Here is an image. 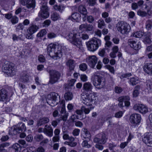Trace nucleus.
Wrapping results in <instances>:
<instances>
[{
  "mask_svg": "<svg viewBox=\"0 0 152 152\" xmlns=\"http://www.w3.org/2000/svg\"><path fill=\"white\" fill-rule=\"evenodd\" d=\"M26 6L28 9L34 8L35 6V0H25Z\"/></svg>",
  "mask_w": 152,
  "mask_h": 152,
  "instance_id": "obj_25",
  "label": "nucleus"
},
{
  "mask_svg": "<svg viewBox=\"0 0 152 152\" xmlns=\"http://www.w3.org/2000/svg\"><path fill=\"white\" fill-rule=\"evenodd\" d=\"M94 107H91L90 109H89L88 108H85L84 106H82L81 107V109L84 112L85 114H88L90 113L91 110Z\"/></svg>",
  "mask_w": 152,
  "mask_h": 152,
  "instance_id": "obj_41",
  "label": "nucleus"
},
{
  "mask_svg": "<svg viewBox=\"0 0 152 152\" xmlns=\"http://www.w3.org/2000/svg\"><path fill=\"white\" fill-rule=\"evenodd\" d=\"M143 42L145 44H150L151 42L150 35H146L143 40Z\"/></svg>",
  "mask_w": 152,
  "mask_h": 152,
  "instance_id": "obj_35",
  "label": "nucleus"
},
{
  "mask_svg": "<svg viewBox=\"0 0 152 152\" xmlns=\"http://www.w3.org/2000/svg\"><path fill=\"white\" fill-rule=\"evenodd\" d=\"M144 69L146 73L152 75V63H148L145 64L144 66Z\"/></svg>",
  "mask_w": 152,
  "mask_h": 152,
  "instance_id": "obj_20",
  "label": "nucleus"
},
{
  "mask_svg": "<svg viewBox=\"0 0 152 152\" xmlns=\"http://www.w3.org/2000/svg\"><path fill=\"white\" fill-rule=\"evenodd\" d=\"M129 97L128 96H125L120 97L118 99V100L119 101V103L118 104V106L120 107H123L124 106L123 102H124V100H129Z\"/></svg>",
  "mask_w": 152,
  "mask_h": 152,
  "instance_id": "obj_29",
  "label": "nucleus"
},
{
  "mask_svg": "<svg viewBox=\"0 0 152 152\" xmlns=\"http://www.w3.org/2000/svg\"><path fill=\"white\" fill-rule=\"evenodd\" d=\"M38 58L39 61L41 63L44 62L45 60V58L42 55H39Z\"/></svg>",
  "mask_w": 152,
  "mask_h": 152,
  "instance_id": "obj_59",
  "label": "nucleus"
},
{
  "mask_svg": "<svg viewBox=\"0 0 152 152\" xmlns=\"http://www.w3.org/2000/svg\"><path fill=\"white\" fill-rule=\"evenodd\" d=\"M66 65L69 68L70 72L73 70L75 65V61L72 59H69L66 62Z\"/></svg>",
  "mask_w": 152,
  "mask_h": 152,
  "instance_id": "obj_22",
  "label": "nucleus"
},
{
  "mask_svg": "<svg viewBox=\"0 0 152 152\" xmlns=\"http://www.w3.org/2000/svg\"><path fill=\"white\" fill-rule=\"evenodd\" d=\"M56 37V34L53 32H50L48 34V37L49 39L53 38Z\"/></svg>",
  "mask_w": 152,
  "mask_h": 152,
  "instance_id": "obj_54",
  "label": "nucleus"
},
{
  "mask_svg": "<svg viewBox=\"0 0 152 152\" xmlns=\"http://www.w3.org/2000/svg\"><path fill=\"white\" fill-rule=\"evenodd\" d=\"M137 15L143 17L146 16L147 15V13L143 11H142L140 10L138 11L137 12Z\"/></svg>",
  "mask_w": 152,
  "mask_h": 152,
  "instance_id": "obj_50",
  "label": "nucleus"
},
{
  "mask_svg": "<svg viewBox=\"0 0 152 152\" xmlns=\"http://www.w3.org/2000/svg\"><path fill=\"white\" fill-rule=\"evenodd\" d=\"M114 91L116 93L119 94L122 92L123 89L120 87L116 86L115 88Z\"/></svg>",
  "mask_w": 152,
  "mask_h": 152,
  "instance_id": "obj_51",
  "label": "nucleus"
},
{
  "mask_svg": "<svg viewBox=\"0 0 152 152\" xmlns=\"http://www.w3.org/2000/svg\"><path fill=\"white\" fill-rule=\"evenodd\" d=\"M63 133V138L64 140H68L69 138V136L68 134V132L66 130H62Z\"/></svg>",
  "mask_w": 152,
  "mask_h": 152,
  "instance_id": "obj_40",
  "label": "nucleus"
},
{
  "mask_svg": "<svg viewBox=\"0 0 152 152\" xmlns=\"http://www.w3.org/2000/svg\"><path fill=\"white\" fill-rule=\"evenodd\" d=\"M100 135L102 137V140H101V138H99L98 137H97L96 135V137L94 138V141L95 143H98L101 144H104L106 142V140L107 139L106 137V134H102V135Z\"/></svg>",
  "mask_w": 152,
  "mask_h": 152,
  "instance_id": "obj_18",
  "label": "nucleus"
},
{
  "mask_svg": "<svg viewBox=\"0 0 152 152\" xmlns=\"http://www.w3.org/2000/svg\"><path fill=\"white\" fill-rule=\"evenodd\" d=\"M134 110L137 111L142 113H145L148 111V108L142 104H136L134 106Z\"/></svg>",
  "mask_w": 152,
  "mask_h": 152,
  "instance_id": "obj_14",
  "label": "nucleus"
},
{
  "mask_svg": "<svg viewBox=\"0 0 152 152\" xmlns=\"http://www.w3.org/2000/svg\"><path fill=\"white\" fill-rule=\"evenodd\" d=\"M47 51L50 56L55 59L59 58L62 55L61 47L56 46L55 44L51 43L47 47Z\"/></svg>",
  "mask_w": 152,
  "mask_h": 152,
  "instance_id": "obj_2",
  "label": "nucleus"
},
{
  "mask_svg": "<svg viewBox=\"0 0 152 152\" xmlns=\"http://www.w3.org/2000/svg\"><path fill=\"white\" fill-rule=\"evenodd\" d=\"M51 23V21L49 20H45L43 23V26H48Z\"/></svg>",
  "mask_w": 152,
  "mask_h": 152,
  "instance_id": "obj_60",
  "label": "nucleus"
},
{
  "mask_svg": "<svg viewBox=\"0 0 152 152\" xmlns=\"http://www.w3.org/2000/svg\"><path fill=\"white\" fill-rule=\"evenodd\" d=\"M17 128L16 125L12 127L9 129V135L13 136L16 135L18 133H19Z\"/></svg>",
  "mask_w": 152,
  "mask_h": 152,
  "instance_id": "obj_27",
  "label": "nucleus"
},
{
  "mask_svg": "<svg viewBox=\"0 0 152 152\" xmlns=\"http://www.w3.org/2000/svg\"><path fill=\"white\" fill-rule=\"evenodd\" d=\"M59 101V96L57 94L52 92L48 95L47 102L51 106H55Z\"/></svg>",
  "mask_w": 152,
  "mask_h": 152,
  "instance_id": "obj_7",
  "label": "nucleus"
},
{
  "mask_svg": "<svg viewBox=\"0 0 152 152\" xmlns=\"http://www.w3.org/2000/svg\"><path fill=\"white\" fill-rule=\"evenodd\" d=\"M47 33V31L45 29L42 30L37 35L38 37H41L45 35Z\"/></svg>",
  "mask_w": 152,
  "mask_h": 152,
  "instance_id": "obj_39",
  "label": "nucleus"
},
{
  "mask_svg": "<svg viewBox=\"0 0 152 152\" xmlns=\"http://www.w3.org/2000/svg\"><path fill=\"white\" fill-rule=\"evenodd\" d=\"M82 136L85 139H89L91 137V135L89 132L86 129H84Z\"/></svg>",
  "mask_w": 152,
  "mask_h": 152,
  "instance_id": "obj_33",
  "label": "nucleus"
},
{
  "mask_svg": "<svg viewBox=\"0 0 152 152\" xmlns=\"http://www.w3.org/2000/svg\"><path fill=\"white\" fill-rule=\"evenodd\" d=\"M92 80L94 86L99 89L103 88L105 85L104 79L97 74L94 75Z\"/></svg>",
  "mask_w": 152,
  "mask_h": 152,
  "instance_id": "obj_4",
  "label": "nucleus"
},
{
  "mask_svg": "<svg viewBox=\"0 0 152 152\" xmlns=\"http://www.w3.org/2000/svg\"><path fill=\"white\" fill-rule=\"evenodd\" d=\"M80 15L78 13L75 12L72 13V15L69 16V19L72 21L78 22L81 18Z\"/></svg>",
  "mask_w": 152,
  "mask_h": 152,
  "instance_id": "obj_21",
  "label": "nucleus"
},
{
  "mask_svg": "<svg viewBox=\"0 0 152 152\" xmlns=\"http://www.w3.org/2000/svg\"><path fill=\"white\" fill-rule=\"evenodd\" d=\"M116 28L118 31L123 34H127L131 29L129 24L123 21L118 22L116 24Z\"/></svg>",
  "mask_w": 152,
  "mask_h": 152,
  "instance_id": "obj_8",
  "label": "nucleus"
},
{
  "mask_svg": "<svg viewBox=\"0 0 152 152\" xmlns=\"http://www.w3.org/2000/svg\"><path fill=\"white\" fill-rule=\"evenodd\" d=\"M87 68V65L85 63H82L79 66V68L80 70L83 71H85Z\"/></svg>",
  "mask_w": 152,
  "mask_h": 152,
  "instance_id": "obj_47",
  "label": "nucleus"
},
{
  "mask_svg": "<svg viewBox=\"0 0 152 152\" xmlns=\"http://www.w3.org/2000/svg\"><path fill=\"white\" fill-rule=\"evenodd\" d=\"M140 88V86L137 85L135 87L134 90L133 92V96L134 97H136L137 96L139 95V90Z\"/></svg>",
  "mask_w": 152,
  "mask_h": 152,
  "instance_id": "obj_34",
  "label": "nucleus"
},
{
  "mask_svg": "<svg viewBox=\"0 0 152 152\" xmlns=\"http://www.w3.org/2000/svg\"><path fill=\"white\" fill-rule=\"evenodd\" d=\"M38 29V27L34 25L29 27L27 30V33L26 35V38L29 39H32L33 38L32 34L35 32Z\"/></svg>",
  "mask_w": 152,
  "mask_h": 152,
  "instance_id": "obj_11",
  "label": "nucleus"
},
{
  "mask_svg": "<svg viewBox=\"0 0 152 152\" xmlns=\"http://www.w3.org/2000/svg\"><path fill=\"white\" fill-rule=\"evenodd\" d=\"M61 17L59 14L56 12L53 13L51 16L52 20L53 21H56L60 19Z\"/></svg>",
  "mask_w": 152,
  "mask_h": 152,
  "instance_id": "obj_32",
  "label": "nucleus"
},
{
  "mask_svg": "<svg viewBox=\"0 0 152 152\" xmlns=\"http://www.w3.org/2000/svg\"><path fill=\"white\" fill-rule=\"evenodd\" d=\"M21 79L22 81L25 82H27L28 80V76L27 75H25L24 76H22Z\"/></svg>",
  "mask_w": 152,
  "mask_h": 152,
  "instance_id": "obj_58",
  "label": "nucleus"
},
{
  "mask_svg": "<svg viewBox=\"0 0 152 152\" xmlns=\"http://www.w3.org/2000/svg\"><path fill=\"white\" fill-rule=\"evenodd\" d=\"M49 73L50 76L49 83L53 84L57 82L61 76L59 72L55 70H52L50 71Z\"/></svg>",
  "mask_w": 152,
  "mask_h": 152,
  "instance_id": "obj_9",
  "label": "nucleus"
},
{
  "mask_svg": "<svg viewBox=\"0 0 152 152\" xmlns=\"http://www.w3.org/2000/svg\"><path fill=\"white\" fill-rule=\"evenodd\" d=\"M8 97L7 91L4 89L0 90V101H6Z\"/></svg>",
  "mask_w": 152,
  "mask_h": 152,
  "instance_id": "obj_19",
  "label": "nucleus"
},
{
  "mask_svg": "<svg viewBox=\"0 0 152 152\" xmlns=\"http://www.w3.org/2000/svg\"><path fill=\"white\" fill-rule=\"evenodd\" d=\"M13 148L15 149V152H20V145L18 143H16L13 145Z\"/></svg>",
  "mask_w": 152,
  "mask_h": 152,
  "instance_id": "obj_38",
  "label": "nucleus"
},
{
  "mask_svg": "<svg viewBox=\"0 0 152 152\" xmlns=\"http://www.w3.org/2000/svg\"><path fill=\"white\" fill-rule=\"evenodd\" d=\"M34 138L36 141L39 142L43 139V137L42 134H38L35 136Z\"/></svg>",
  "mask_w": 152,
  "mask_h": 152,
  "instance_id": "obj_48",
  "label": "nucleus"
},
{
  "mask_svg": "<svg viewBox=\"0 0 152 152\" xmlns=\"http://www.w3.org/2000/svg\"><path fill=\"white\" fill-rule=\"evenodd\" d=\"M49 121V118L47 117H43L40 118L38 121L37 125L38 126H40L42 125L48 123Z\"/></svg>",
  "mask_w": 152,
  "mask_h": 152,
  "instance_id": "obj_24",
  "label": "nucleus"
},
{
  "mask_svg": "<svg viewBox=\"0 0 152 152\" xmlns=\"http://www.w3.org/2000/svg\"><path fill=\"white\" fill-rule=\"evenodd\" d=\"M152 26V22L150 20H147L146 22V28L149 30L151 28Z\"/></svg>",
  "mask_w": 152,
  "mask_h": 152,
  "instance_id": "obj_42",
  "label": "nucleus"
},
{
  "mask_svg": "<svg viewBox=\"0 0 152 152\" xmlns=\"http://www.w3.org/2000/svg\"><path fill=\"white\" fill-rule=\"evenodd\" d=\"M79 33L76 31L70 32L66 37L67 39L71 43L80 49L82 48V42L79 37Z\"/></svg>",
  "mask_w": 152,
  "mask_h": 152,
  "instance_id": "obj_3",
  "label": "nucleus"
},
{
  "mask_svg": "<svg viewBox=\"0 0 152 152\" xmlns=\"http://www.w3.org/2000/svg\"><path fill=\"white\" fill-rule=\"evenodd\" d=\"M81 145L82 147L86 148H90L91 146V144L88 143V142L86 140H84L82 142Z\"/></svg>",
  "mask_w": 152,
  "mask_h": 152,
  "instance_id": "obj_37",
  "label": "nucleus"
},
{
  "mask_svg": "<svg viewBox=\"0 0 152 152\" xmlns=\"http://www.w3.org/2000/svg\"><path fill=\"white\" fill-rule=\"evenodd\" d=\"M44 133L50 137L53 135V129L50 125H46L44 128Z\"/></svg>",
  "mask_w": 152,
  "mask_h": 152,
  "instance_id": "obj_17",
  "label": "nucleus"
},
{
  "mask_svg": "<svg viewBox=\"0 0 152 152\" xmlns=\"http://www.w3.org/2000/svg\"><path fill=\"white\" fill-rule=\"evenodd\" d=\"M26 139L27 141L31 142L33 140V137L31 135L29 134L26 137Z\"/></svg>",
  "mask_w": 152,
  "mask_h": 152,
  "instance_id": "obj_63",
  "label": "nucleus"
},
{
  "mask_svg": "<svg viewBox=\"0 0 152 152\" xmlns=\"http://www.w3.org/2000/svg\"><path fill=\"white\" fill-rule=\"evenodd\" d=\"M3 70L5 73L10 76L15 75L17 71L16 67L12 63H8L4 65Z\"/></svg>",
  "mask_w": 152,
  "mask_h": 152,
  "instance_id": "obj_6",
  "label": "nucleus"
},
{
  "mask_svg": "<svg viewBox=\"0 0 152 152\" xmlns=\"http://www.w3.org/2000/svg\"><path fill=\"white\" fill-rule=\"evenodd\" d=\"M143 35V33L141 31L136 32L132 34L133 37L137 38H141Z\"/></svg>",
  "mask_w": 152,
  "mask_h": 152,
  "instance_id": "obj_36",
  "label": "nucleus"
},
{
  "mask_svg": "<svg viewBox=\"0 0 152 152\" xmlns=\"http://www.w3.org/2000/svg\"><path fill=\"white\" fill-rule=\"evenodd\" d=\"M36 151L37 152H45V150L43 147L40 146L37 148Z\"/></svg>",
  "mask_w": 152,
  "mask_h": 152,
  "instance_id": "obj_64",
  "label": "nucleus"
},
{
  "mask_svg": "<svg viewBox=\"0 0 152 152\" xmlns=\"http://www.w3.org/2000/svg\"><path fill=\"white\" fill-rule=\"evenodd\" d=\"M10 145L9 142H5L0 144V152H7V150L5 148Z\"/></svg>",
  "mask_w": 152,
  "mask_h": 152,
  "instance_id": "obj_30",
  "label": "nucleus"
},
{
  "mask_svg": "<svg viewBox=\"0 0 152 152\" xmlns=\"http://www.w3.org/2000/svg\"><path fill=\"white\" fill-rule=\"evenodd\" d=\"M80 130L78 129H75L72 132V134L74 136H77L79 135Z\"/></svg>",
  "mask_w": 152,
  "mask_h": 152,
  "instance_id": "obj_53",
  "label": "nucleus"
},
{
  "mask_svg": "<svg viewBox=\"0 0 152 152\" xmlns=\"http://www.w3.org/2000/svg\"><path fill=\"white\" fill-rule=\"evenodd\" d=\"M124 112L122 111H119L115 113L114 117L117 118H120L123 115Z\"/></svg>",
  "mask_w": 152,
  "mask_h": 152,
  "instance_id": "obj_49",
  "label": "nucleus"
},
{
  "mask_svg": "<svg viewBox=\"0 0 152 152\" xmlns=\"http://www.w3.org/2000/svg\"><path fill=\"white\" fill-rule=\"evenodd\" d=\"M139 82V78L137 77H133L130 78L129 83L130 84L134 86Z\"/></svg>",
  "mask_w": 152,
  "mask_h": 152,
  "instance_id": "obj_28",
  "label": "nucleus"
},
{
  "mask_svg": "<svg viewBox=\"0 0 152 152\" xmlns=\"http://www.w3.org/2000/svg\"><path fill=\"white\" fill-rule=\"evenodd\" d=\"M64 97L66 100H71L73 98V95L72 92H68L65 94Z\"/></svg>",
  "mask_w": 152,
  "mask_h": 152,
  "instance_id": "obj_31",
  "label": "nucleus"
},
{
  "mask_svg": "<svg viewBox=\"0 0 152 152\" xmlns=\"http://www.w3.org/2000/svg\"><path fill=\"white\" fill-rule=\"evenodd\" d=\"M128 143V142L127 141L121 143L120 145V148L122 149H124L127 145Z\"/></svg>",
  "mask_w": 152,
  "mask_h": 152,
  "instance_id": "obj_61",
  "label": "nucleus"
},
{
  "mask_svg": "<svg viewBox=\"0 0 152 152\" xmlns=\"http://www.w3.org/2000/svg\"><path fill=\"white\" fill-rule=\"evenodd\" d=\"M105 53V49H103L100 50L99 52V54L100 56H103Z\"/></svg>",
  "mask_w": 152,
  "mask_h": 152,
  "instance_id": "obj_62",
  "label": "nucleus"
},
{
  "mask_svg": "<svg viewBox=\"0 0 152 152\" xmlns=\"http://www.w3.org/2000/svg\"><path fill=\"white\" fill-rule=\"evenodd\" d=\"M101 41L98 39H93L86 43L88 50L92 52L96 50L101 45Z\"/></svg>",
  "mask_w": 152,
  "mask_h": 152,
  "instance_id": "obj_5",
  "label": "nucleus"
},
{
  "mask_svg": "<svg viewBox=\"0 0 152 152\" xmlns=\"http://www.w3.org/2000/svg\"><path fill=\"white\" fill-rule=\"evenodd\" d=\"M11 21L12 24H15L18 22V18L16 16H14L12 17Z\"/></svg>",
  "mask_w": 152,
  "mask_h": 152,
  "instance_id": "obj_46",
  "label": "nucleus"
},
{
  "mask_svg": "<svg viewBox=\"0 0 152 152\" xmlns=\"http://www.w3.org/2000/svg\"><path fill=\"white\" fill-rule=\"evenodd\" d=\"M17 128V129L19 133L22 132H24L26 129V127L24 124L20 123H19L17 125H16Z\"/></svg>",
  "mask_w": 152,
  "mask_h": 152,
  "instance_id": "obj_26",
  "label": "nucleus"
},
{
  "mask_svg": "<svg viewBox=\"0 0 152 152\" xmlns=\"http://www.w3.org/2000/svg\"><path fill=\"white\" fill-rule=\"evenodd\" d=\"M78 12L83 15H86L88 12L86 7L85 5H80L78 8Z\"/></svg>",
  "mask_w": 152,
  "mask_h": 152,
  "instance_id": "obj_23",
  "label": "nucleus"
},
{
  "mask_svg": "<svg viewBox=\"0 0 152 152\" xmlns=\"http://www.w3.org/2000/svg\"><path fill=\"white\" fill-rule=\"evenodd\" d=\"M131 122L134 124H139L141 120V117L140 115L138 114H132L130 117Z\"/></svg>",
  "mask_w": 152,
  "mask_h": 152,
  "instance_id": "obj_15",
  "label": "nucleus"
},
{
  "mask_svg": "<svg viewBox=\"0 0 152 152\" xmlns=\"http://www.w3.org/2000/svg\"><path fill=\"white\" fill-rule=\"evenodd\" d=\"M86 2L90 6H94L96 4V1L94 0H87Z\"/></svg>",
  "mask_w": 152,
  "mask_h": 152,
  "instance_id": "obj_56",
  "label": "nucleus"
},
{
  "mask_svg": "<svg viewBox=\"0 0 152 152\" xmlns=\"http://www.w3.org/2000/svg\"><path fill=\"white\" fill-rule=\"evenodd\" d=\"M143 141L148 146L152 147V132L145 133Z\"/></svg>",
  "mask_w": 152,
  "mask_h": 152,
  "instance_id": "obj_13",
  "label": "nucleus"
},
{
  "mask_svg": "<svg viewBox=\"0 0 152 152\" xmlns=\"http://www.w3.org/2000/svg\"><path fill=\"white\" fill-rule=\"evenodd\" d=\"M48 8L46 4L42 5L41 8V10L39 13V15L43 18H47L49 16Z\"/></svg>",
  "mask_w": 152,
  "mask_h": 152,
  "instance_id": "obj_12",
  "label": "nucleus"
},
{
  "mask_svg": "<svg viewBox=\"0 0 152 152\" xmlns=\"http://www.w3.org/2000/svg\"><path fill=\"white\" fill-rule=\"evenodd\" d=\"M105 25L104 20L102 19H100L98 21V27L100 28L102 27V26Z\"/></svg>",
  "mask_w": 152,
  "mask_h": 152,
  "instance_id": "obj_44",
  "label": "nucleus"
},
{
  "mask_svg": "<svg viewBox=\"0 0 152 152\" xmlns=\"http://www.w3.org/2000/svg\"><path fill=\"white\" fill-rule=\"evenodd\" d=\"M105 67L108 69L110 72L114 74L115 73V70L114 68L113 67L111 66L110 65H108L105 66Z\"/></svg>",
  "mask_w": 152,
  "mask_h": 152,
  "instance_id": "obj_45",
  "label": "nucleus"
},
{
  "mask_svg": "<svg viewBox=\"0 0 152 152\" xmlns=\"http://www.w3.org/2000/svg\"><path fill=\"white\" fill-rule=\"evenodd\" d=\"M87 20L89 23H92L94 20V18L92 16L90 15L87 16Z\"/></svg>",
  "mask_w": 152,
  "mask_h": 152,
  "instance_id": "obj_57",
  "label": "nucleus"
},
{
  "mask_svg": "<svg viewBox=\"0 0 152 152\" xmlns=\"http://www.w3.org/2000/svg\"><path fill=\"white\" fill-rule=\"evenodd\" d=\"M128 44L131 47L136 50H138L141 48L140 42L137 41L130 39L128 40Z\"/></svg>",
  "mask_w": 152,
  "mask_h": 152,
  "instance_id": "obj_16",
  "label": "nucleus"
},
{
  "mask_svg": "<svg viewBox=\"0 0 152 152\" xmlns=\"http://www.w3.org/2000/svg\"><path fill=\"white\" fill-rule=\"evenodd\" d=\"M35 148L34 147H30L24 149L22 152H36Z\"/></svg>",
  "mask_w": 152,
  "mask_h": 152,
  "instance_id": "obj_43",
  "label": "nucleus"
},
{
  "mask_svg": "<svg viewBox=\"0 0 152 152\" xmlns=\"http://www.w3.org/2000/svg\"><path fill=\"white\" fill-rule=\"evenodd\" d=\"M93 88L92 85L90 82H86L83 84V88L84 91L87 92H91V93L87 95L83 93L81 95L82 102L87 106L91 105L94 101L95 93L92 91Z\"/></svg>",
  "mask_w": 152,
  "mask_h": 152,
  "instance_id": "obj_1",
  "label": "nucleus"
},
{
  "mask_svg": "<svg viewBox=\"0 0 152 152\" xmlns=\"http://www.w3.org/2000/svg\"><path fill=\"white\" fill-rule=\"evenodd\" d=\"M93 28V26L90 24H87L86 31H90L92 30Z\"/></svg>",
  "mask_w": 152,
  "mask_h": 152,
  "instance_id": "obj_52",
  "label": "nucleus"
},
{
  "mask_svg": "<svg viewBox=\"0 0 152 152\" xmlns=\"http://www.w3.org/2000/svg\"><path fill=\"white\" fill-rule=\"evenodd\" d=\"M98 61L97 58L95 55L89 56L86 59V61L91 68L95 67Z\"/></svg>",
  "mask_w": 152,
  "mask_h": 152,
  "instance_id": "obj_10",
  "label": "nucleus"
},
{
  "mask_svg": "<svg viewBox=\"0 0 152 152\" xmlns=\"http://www.w3.org/2000/svg\"><path fill=\"white\" fill-rule=\"evenodd\" d=\"M81 80L83 82H84L88 80L87 76L84 74L81 75L80 76Z\"/></svg>",
  "mask_w": 152,
  "mask_h": 152,
  "instance_id": "obj_55",
  "label": "nucleus"
}]
</instances>
